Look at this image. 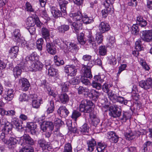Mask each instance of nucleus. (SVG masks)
I'll use <instances>...</instances> for the list:
<instances>
[{"mask_svg":"<svg viewBox=\"0 0 152 152\" xmlns=\"http://www.w3.org/2000/svg\"><path fill=\"white\" fill-rule=\"evenodd\" d=\"M12 125L10 123L4 126L3 129H2V131L4 132L8 135H11L12 133Z\"/></svg>","mask_w":152,"mask_h":152,"instance_id":"25","label":"nucleus"},{"mask_svg":"<svg viewBox=\"0 0 152 152\" xmlns=\"http://www.w3.org/2000/svg\"><path fill=\"white\" fill-rule=\"evenodd\" d=\"M8 137L10 138L8 140L7 139L5 144L9 148L12 149L15 146L18 140L15 137L10 136Z\"/></svg>","mask_w":152,"mask_h":152,"instance_id":"9","label":"nucleus"},{"mask_svg":"<svg viewBox=\"0 0 152 152\" xmlns=\"http://www.w3.org/2000/svg\"><path fill=\"white\" fill-rule=\"evenodd\" d=\"M110 86L107 84L105 83L102 86L103 91L107 93H108L110 91Z\"/></svg>","mask_w":152,"mask_h":152,"instance_id":"63","label":"nucleus"},{"mask_svg":"<svg viewBox=\"0 0 152 152\" xmlns=\"http://www.w3.org/2000/svg\"><path fill=\"white\" fill-rule=\"evenodd\" d=\"M88 88L80 86L77 89L78 93L79 94H83L84 96L87 95L88 93Z\"/></svg>","mask_w":152,"mask_h":152,"instance_id":"34","label":"nucleus"},{"mask_svg":"<svg viewBox=\"0 0 152 152\" xmlns=\"http://www.w3.org/2000/svg\"><path fill=\"white\" fill-rule=\"evenodd\" d=\"M50 107H49L46 110V112L48 114L52 113L54 110V102L51 100L50 102Z\"/></svg>","mask_w":152,"mask_h":152,"instance_id":"52","label":"nucleus"},{"mask_svg":"<svg viewBox=\"0 0 152 152\" xmlns=\"http://www.w3.org/2000/svg\"><path fill=\"white\" fill-rule=\"evenodd\" d=\"M46 47L47 50L49 53L54 55L56 53V49L52 43H47Z\"/></svg>","mask_w":152,"mask_h":152,"instance_id":"20","label":"nucleus"},{"mask_svg":"<svg viewBox=\"0 0 152 152\" xmlns=\"http://www.w3.org/2000/svg\"><path fill=\"white\" fill-rule=\"evenodd\" d=\"M66 45L68 50L74 53L77 52L79 49L77 45L73 43L68 42L67 44Z\"/></svg>","mask_w":152,"mask_h":152,"instance_id":"18","label":"nucleus"},{"mask_svg":"<svg viewBox=\"0 0 152 152\" xmlns=\"http://www.w3.org/2000/svg\"><path fill=\"white\" fill-rule=\"evenodd\" d=\"M38 57L36 53L33 52L31 53L29 57H26L25 58H23L22 62L23 63L25 62L27 60H30L31 61H34L35 60H37Z\"/></svg>","mask_w":152,"mask_h":152,"instance_id":"29","label":"nucleus"},{"mask_svg":"<svg viewBox=\"0 0 152 152\" xmlns=\"http://www.w3.org/2000/svg\"><path fill=\"white\" fill-rule=\"evenodd\" d=\"M82 25V21L74 22L72 23V28L76 33H78Z\"/></svg>","mask_w":152,"mask_h":152,"instance_id":"24","label":"nucleus"},{"mask_svg":"<svg viewBox=\"0 0 152 152\" xmlns=\"http://www.w3.org/2000/svg\"><path fill=\"white\" fill-rule=\"evenodd\" d=\"M57 113L61 117H65L69 113L68 110L65 106H61L57 111Z\"/></svg>","mask_w":152,"mask_h":152,"instance_id":"16","label":"nucleus"},{"mask_svg":"<svg viewBox=\"0 0 152 152\" xmlns=\"http://www.w3.org/2000/svg\"><path fill=\"white\" fill-rule=\"evenodd\" d=\"M53 136V140L58 142H60L61 145L63 144L64 143L65 140L64 137L62 134L59 133L58 131H55L54 132Z\"/></svg>","mask_w":152,"mask_h":152,"instance_id":"10","label":"nucleus"},{"mask_svg":"<svg viewBox=\"0 0 152 152\" xmlns=\"http://www.w3.org/2000/svg\"><path fill=\"white\" fill-rule=\"evenodd\" d=\"M21 65H23L24 66L28 68L30 67L31 69H32L33 71H34L36 64L35 61H31L30 60H27L25 61V62L24 63L21 62Z\"/></svg>","mask_w":152,"mask_h":152,"instance_id":"19","label":"nucleus"},{"mask_svg":"<svg viewBox=\"0 0 152 152\" xmlns=\"http://www.w3.org/2000/svg\"><path fill=\"white\" fill-rule=\"evenodd\" d=\"M107 94L108 98L111 101H113L115 100L117 98V96L116 94L112 91H110Z\"/></svg>","mask_w":152,"mask_h":152,"instance_id":"49","label":"nucleus"},{"mask_svg":"<svg viewBox=\"0 0 152 152\" xmlns=\"http://www.w3.org/2000/svg\"><path fill=\"white\" fill-rule=\"evenodd\" d=\"M152 145V142L150 141H147L143 145V150L145 152L148 150L149 146Z\"/></svg>","mask_w":152,"mask_h":152,"instance_id":"62","label":"nucleus"},{"mask_svg":"<svg viewBox=\"0 0 152 152\" xmlns=\"http://www.w3.org/2000/svg\"><path fill=\"white\" fill-rule=\"evenodd\" d=\"M15 112L14 110H10L6 111L4 109L0 108V114L4 116H13L15 114Z\"/></svg>","mask_w":152,"mask_h":152,"instance_id":"27","label":"nucleus"},{"mask_svg":"<svg viewBox=\"0 0 152 152\" xmlns=\"http://www.w3.org/2000/svg\"><path fill=\"white\" fill-rule=\"evenodd\" d=\"M20 138L21 140H22L26 144L32 145L34 144V140L28 134H24Z\"/></svg>","mask_w":152,"mask_h":152,"instance_id":"14","label":"nucleus"},{"mask_svg":"<svg viewBox=\"0 0 152 152\" xmlns=\"http://www.w3.org/2000/svg\"><path fill=\"white\" fill-rule=\"evenodd\" d=\"M139 30L137 24H133L131 28L132 33L135 35L138 34Z\"/></svg>","mask_w":152,"mask_h":152,"instance_id":"41","label":"nucleus"},{"mask_svg":"<svg viewBox=\"0 0 152 152\" xmlns=\"http://www.w3.org/2000/svg\"><path fill=\"white\" fill-rule=\"evenodd\" d=\"M84 23L88 24L92 22L93 21V20L90 18L87 15L84 16H82V20H81Z\"/></svg>","mask_w":152,"mask_h":152,"instance_id":"53","label":"nucleus"},{"mask_svg":"<svg viewBox=\"0 0 152 152\" xmlns=\"http://www.w3.org/2000/svg\"><path fill=\"white\" fill-rule=\"evenodd\" d=\"M41 127L43 132H45L48 129L49 131H52L53 129L54 125L51 122L44 121L41 124Z\"/></svg>","mask_w":152,"mask_h":152,"instance_id":"8","label":"nucleus"},{"mask_svg":"<svg viewBox=\"0 0 152 152\" xmlns=\"http://www.w3.org/2000/svg\"><path fill=\"white\" fill-rule=\"evenodd\" d=\"M27 29L31 35H34L36 34V28L34 26H27Z\"/></svg>","mask_w":152,"mask_h":152,"instance_id":"60","label":"nucleus"},{"mask_svg":"<svg viewBox=\"0 0 152 152\" xmlns=\"http://www.w3.org/2000/svg\"><path fill=\"white\" fill-rule=\"evenodd\" d=\"M12 71L13 75L16 78L18 77L20 75L22 72L21 69L18 66L15 67Z\"/></svg>","mask_w":152,"mask_h":152,"instance_id":"35","label":"nucleus"},{"mask_svg":"<svg viewBox=\"0 0 152 152\" xmlns=\"http://www.w3.org/2000/svg\"><path fill=\"white\" fill-rule=\"evenodd\" d=\"M37 95L34 94L31 96V97L33 98L32 100V105L33 107L37 108H39L40 105V99H39L37 97Z\"/></svg>","mask_w":152,"mask_h":152,"instance_id":"23","label":"nucleus"},{"mask_svg":"<svg viewBox=\"0 0 152 152\" xmlns=\"http://www.w3.org/2000/svg\"><path fill=\"white\" fill-rule=\"evenodd\" d=\"M69 28V26L68 25L63 24L58 26L57 29L59 33L63 34L68 31Z\"/></svg>","mask_w":152,"mask_h":152,"instance_id":"32","label":"nucleus"},{"mask_svg":"<svg viewBox=\"0 0 152 152\" xmlns=\"http://www.w3.org/2000/svg\"><path fill=\"white\" fill-rule=\"evenodd\" d=\"M99 28L100 32L104 33L110 29V26L107 23L102 22L99 25Z\"/></svg>","mask_w":152,"mask_h":152,"instance_id":"17","label":"nucleus"},{"mask_svg":"<svg viewBox=\"0 0 152 152\" xmlns=\"http://www.w3.org/2000/svg\"><path fill=\"white\" fill-rule=\"evenodd\" d=\"M95 39L96 42L97 41V44H99L101 43L103 41V36L101 33H98L96 35Z\"/></svg>","mask_w":152,"mask_h":152,"instance_id":"43","label":"nucleus"},{"mask_svg":"<svg viewBox=\"0 0 152 152\" xmlns=\"http://www.w3.org/2000/svg\"><path fill=\"white\" fill-rule=\"evenodd\" d=\"M41 32L42 37L45 39H46L49 37L50 31L47 28L43 27L41 29Z\"/></svg>","mask_w":152,"mask_h":152,"instance_id":"38","label":"nucleus"},{"mask_svg":"<svg viewBox=\"0 0 152 152\" xmlns=\"http://www.w3.org/2000/svg\"><path fill=\"white\" fill-rule=\"evenodd\" d=\"M107 39L108 40V42L107 43L108 46L110 47L113 46L115 42V37L113 36L110 35L108 36Z\"/></svg>","mask_w":152,"mask_h":152,"instance_id":"46","label":"nucleus"},{"mask_svg":"<svg viewBox=\"0 0 152 152\" xmlns=\"http://www.w3.org/2000/svg\"><path fill=\"white\" fill-rule=\"evenodd\" d=\"M91 86L94 88H95L98 90H99L102 88V85L100 83L95 81H92Z\"/></svg>","mask_w":152,"mask_h":152,"instance_id":"55","label":"nucleus"},{"mask_svg":"<svg viewBox=\"0 0 152 152\" xmlns=\"http://www.w3.org/2000/svg\"><path fill=\"white\" fill-rule=\"evenodd\" d=\"M104 77V75H96L94 77V80H93L92 81H95L96 82H99L101 83H102L104 81L103 78Z\"/></svg>","mask_w":152,"mask_h":152,"instance_id":"51","label":"nucleus"},{"mask_svg":"<svg viewBox=\"0 0 152 152\" xmlns=\"http://www.w3.org/2000/svg\"><path fill=\"white\" fill-rule=\"evenodd\" d=\"M18 47L16 46L12 48L9 51L10 55L13 58H16L17 56L19 49Z\"/></svg>","mask_w":152,"mask_h":152,"instance_id":"30","label":"nucleus"},{"mask_svg":"<svg viewBox=\"0 0 152 152\" xmlns=\"http://www.w3.org/2000/svg\"><path fill=\"white\" fill-rule=\"evenodd\" d=\"M28 96L25 93L21 94L20 95L19 100L20 102L25 101L28 100Z\"/></svg>","mask_w":152,"mask_h":152,"instance_id":"64","label":"nucleus"},{"mask_svg":"<svg viewBox=\"0 0 152 152\" xmlns=\"http://www.w3.org/2000/svg\"><path fill=\"white\" fill-rule=\"evenodd\" d=\"M63 152H72V147L70 143H67L65 145Z\"/></svg>","mask_w":152,"mask_h":152,"instance_id":"59","label":"nucleus"},{"mask_svg":"<svg viewBox=\"0 0 152 152\" xmlns=\"http://www.w3.org/2000/svg\"><path fill=\"white\" fill-rule=\"evenodd\" d=\"M88 150L90 152L92 151L96 145V142L94 139H92L87 142Z\"/></svg>","mask_w":152,"mask_h":152,"instance_id":"28","label":"nucleus"},{"mask_svg":"<svg viewBox=\"0 0 152 152\" xmlns=\"http://www.w3.org/2000/svg\"><path fill=\"white\" fill-rule=\"evenodd\" d=\"M70 17L72 18L73 20L75 22L82 21V14L80 11H78L75 13H71L69 14Z\"/></svg>","mask_w":152,"mask_h":152,"instance_id":"11","label":"nucleus"},{"mask_svg":"<svg viewBox=\"0 0 152 152\" xmlns=\"http://www.w3.org/2000/svg\"><path fill=\"white\" fill-rule=\"evenodd\" d=\"M113 8H111L110 7H105V8L102 11V15L103 17L106 18L109 13L113 12Z\"/></svg>","mask_w":152,"mask_h":152,"instance_id":"26","label":"nucleus"},{"mask_svg":"<svg viewBox=\"0 0 152 152\" xmlns=\"http://www.w3.org/2000/svg\"><path fill=\"white\" fill-rule=\"evenodd\" d=\"M141 39L144 42H152V30H143L140 32Z\"/></svg>","mask_w":152,"mask_h":152,"instance_id":"2","label":"nucleus"},{"mask_svg":"<svg viewBox=\"0 0 152 152\" xmlns=\"http://www.w3.org/2000/svg\"><path fill=\"white\" fill-rule=\"evenodd\" d=\"M94 104L89 100L83 99L82 100L79 106L80 110L81 112L90 113L93 110Z\"/></svg>","mask_w":152,"mask_h":152,"instance_id":"1","label":"nucleus"},{"mask_svg":"<svg viewBox=\"0 0 152 152\" xmlns=\"http://www.w3.org/2000/svg\"><path fill=\"white\" fill-rule=\"evenodd\" d=\"M44 43L43 39L42 38L39 39L36 42V45L37 48L39 50L42 49V46Z\"/></svg>","mask_w":152,"mask_h":152,"instance_id":"47","label":"nucleus"},{"mask_svg":"<svg viewBox=\"0 0 152 152\" xmlns=\"http://www.w3.org/2000/svg\"><path fill=\"white\" fill-rule=\"evenodd\" d=\"M65 72L68 73V76H74L76 74L77 70L75 65L73 64L67 65L65 67L64 69Z\"/></svg>","mask_w":152,"mask_h":152,"instance_id":"7","label":"nucleus"},{"mask_svg":"<svg viewBox=\"0 0 152 152\" xmlns=\"http://www.w3.org/2000/svg\"><path fill=\"white\" fill-rule=\"evenodd\" d=\"M50 11L52 14L54 18H57L59 17H62L61 12L56 7H52L51 8Z\"/></svg>","mask_w":152,"mask_h":152,"instance_id":"21","label":"nucleus"},{"mask_svg":"<svg viewBox=\"0 0 152 152\" xmlns=\"http://www.w3.org/2000/svg\"><path fill=\"white\" fill-rule=\"evenodd\" d=\"M107 138L113 143H116L118 140L119 137L113 132H110L107 133Z\"/></svg>","mask_w":152,"mask_h":152,"instance_id":"15","label":"nucleus"},{"mask_svg":"<svg viewBox=\"0 0 152 152\" xmlns=\"http://www.w3.org/2000/svg\"><path fill=\"white\" fill-rule=\"evenodd\" d=\"M99 50V53L100 55L102 56H104L106 55L107 49L105 46H100Z\"/></svg>","mask_w":152,"mask_h":152,"instance_id":"42","label":"nucleus"},{"mask_svg":"<svg viewBox=\"0 0 152 152\" xmlns=\"http://www.w3.org/2000/svg\"><path fill=\"white\" fill-rule=\"evenodd\" d=\"M141 39H139L135 43V48L137 51L143 50V47L142 44Z\"/></svg>","mask_w":152,"mask_h":152,"instance_id":"40","label":"nucleus"},{"mask_svg":"<svg viewBox=\"0 0 152 152\" xmlns=\"http://www.w3.org/2000/svg\"><path fill=\"white\" fill-rule=\"evenodd\" d=\"M107 145L104 143H98V145L96 146L97 152H108L105 149Z\"/></svg>","mask_w":152,"mask_h":152,"instance_id":"33","label":"nucleus"},{"mask_svg":"<svg viewBox=\"0 0 152 152\" xmlns=\"http://www.w3.org/2000/svg\"><path fill=\"white\" fill-rule=\"evenodd\" d=\"M58 70L50 66L48 69V74L52 77L57 76L58 75Z\"/></svg>","mask_w":152,"mask_h":152,"instance_id":"36","label":"nucleus"},{"mask_svg":"<svg viewBox=\"0 0 152 152\" xmlns=\"http://www.w3.org/2000/svg\"><path fill=\"white\" fill-rule=\"evenodd\" d=\"M89 128L87 124H85L80 128V130L81 132H87L88 131Z\"/></svg>","mask_w":152,"mask_h":152,"instance_id":"61","label":"nucleus"},{"mask_svg":"<svg viewBox=\"0 0 152 152\" xmlns=\"http://www.w3.org/2000/svg\"><path fill=\"white\" fill-rule=\"evenodd\" d=\"M14 96V91L13 89H9L7 91L6 95L5 96L4 99L7 101H10L13 99Z\"/></svg>","mask_w":152,"mask_h":152,"instance_id":"31","label":"nucleus"},{"mask_svg":"<svg viewBox=\"0 0 152 152\" xmlns=\"http://www.w3.org/2000/svg\"><path fill=\"white\" fill-rule=\"evenodd\" d=\"M37 145L43 151L46 150H50L52 148V145L49 142H47L44 138H41L38 140Z\"/></svg>","mask_w":152,"mask_h":152,"instance_id":"3","label":"nucleus"},{"mask_svg":"<svg viewBox=\"0 0 152 152\" xmlns=\"http://www.w3.org/2000/svg\"><path fill=\"white\" fill-rule=\"evenodd\" d=\"M59 102L63 104H67L69 100L68 95L66 93L61 94L59 95Z\"/></svg>","mask_w":152,"mask_h":152,"instance_id":"22","label":"nucleus"},{"mask_svg":"<svg viewBox=\"0 0 152 152\" xmlns=\"http://www.w3.org/2000/svg\"><path fill=\"white\" fill-rule=\"evenodd\" d=\"M81 113L80 112L76 110H74L72 113L71 118L75 121H76L77 118L80 116Z\"/></svg>","mask_w":152,"mask_h":152,"instance_id":"50","label":"nucleus"},{"mask_svg":"<svg viewBox=\"0 0 152 152\" xmlns=\"http://www.w3.org/2000/svg\"><path fill=\"white\" fill-rule=\"evenodd\" d=\"M35 20L36 17L34 18L31 17H28L27 18L26 22L27 26H34L35 25Z\"/></svg>","mask_w":152,"mask_h":152,"instance_id":"37","label":"nucleus"},{"mask_svg":"<svg viewBox=\"0 0 152 152\" xmlns=\"http://www.w3.org/2000/svg\"><path fill=\"white\" fill-rule=\"evenodd\" d=\"M54 124L57 129L56 131H58L60 127L64 124V122L60 119L56 118L54 121Z\"/></svg>","mask_w":152,"mask_h":152,"instance_id":"44","label":"nucleus"},{"mask_svg":"<svg viewBox=\"0 0 152 152\" xmlns=\"http://www.w3.org/2000/svg\"><path fill=\"white\" fill-rule=\"evenodd\" d=\"M126 140H131L135 138V136L132 132L129 133L126 132L124 134Z\"/></svg>","mask_w":152,"mask_h":152,"instance_id":"45","label":"nucleus"},{"mask_svg":"<svg viewBox=\"0 0 152 152\" xmlns=\"http://www.w3.org/2000/svg\"><path fill=\"white\" fill-rule=\"evenodd\" d=\"M139 86L142 88L147 90L152 88V79L149 78L145 80H142L139 83Z\"/></svg>","mask_w":152,"mask_h":152,"instance_id":"5","label":"nucleus"},{"mask_svg":"<svg viewBox=\"0 0 152 152\" xmlns=\"http://www.w3.org/2000/svg\"><path fill=\"white\" fill-rule=\"evenodd\" d=\"M86 42L88 45L93 48L97 45L96 42V39L91 34H89L88 36Z\"/></svg>","mask_w":152,"mask_h":152,"instance_id":"13","label":"nucleus"},{"mask_svg":"<svg viewBox=\"0 0 152 152\" xmlns=\"http://www.w3.org/2000/svg\"><path fill=\"white\" fill-rule=\"evenodd\" d=\"M34 149L31 147L25 146L19 152H33Z\"/></svg>","mask_w":152,"mask_h":152,"instance_id":"58","label":"nucleus"},{"mask_svg":"<svg viewBox=\"0 0 152 152\" xmlns=\"http://www.w3.org/2000/svg\"><path fill=\"white\" fill-rule=\"evenodd\" d=\"M110 112L109 114L110 116L113 118L118 117L121 114V109L116 105L111 106L110 107Z\"/></svg>","mask_w":152,"mask_h":152,"instance_id":"4","label":"nucleus"},{"mask_svg":"<svg viewBox=\"0 0 152 152\" xmlns=\"http://www.w3.org/2000/svg\"><path fill=\"white\" fill-rule=\"evenodd\" d=\"M87 78L84 76H82L80 78V81L85 85L88 86L91 84V83L89 80L87 79Z\"/></svg>","mask_w":152,"mask_h":152,"instance_id":"56","label":"nucleus"},{"mask_svg":"<svg viewBox=\"0 0 152 152\" xmlns=\"http://www.w3.org/2000/svg\"><path fill=\"white\" fill-rule=\"evenodd\" d=\"M13 122L17 129H21L22 128V126L21 124L20 123L19 120L18 118H14L13 119Z\"/></svg>","mask_w":152,"mask_h":152,"instance_id":"54","label":"nucleus"},{"mask_svg":"<svg viewBox=\"0 0 152 152\" xmlns=\"http://www.w3.org/2000/svg\"><path fill=\"white\" fill-rule=\"evenodd\" d=\"M130 117V115L128 112L123 111L121 120L123 122H125L127 120L129 119Z\"/></svg>","mask_w":152,"mask_h":152,"instance_id":"48","label":"nucleus"},{"mask_svg":"<svg viewBox=\"0 0 152 152\" xmlns=\"http://www.w3.org/2000/svg\"><path fill=\"white\" fill-rule=\"evenodd\" d=\"M19 83L21 90L24 91H27L30 86V84L28 80L25 78L22 77L20 79Z\"/></svg>","mask_w":152,"mask_h":152,"instance_id":"6","label":"nucleus"},{"mask_svg":"<svg viewBox=\"0 0 152 152\" xmlns=\"http://www.w3.org/2000/svg\"><path fill=\"white\" fill-rule=\"evenodd\" d=\"M117 102H119L121 104H124L126 105L128 102V101L126 100H125L124 98L122 96H118L116 99Z\"/></svg>","mask_w":152,"mask_h":152,"instance_id":"57","label":"nucleus"},{"mask_svg":"<svg viewBox=\"0 0 152 152\" xmlns=\"http://www.w3.org/2000/svg\"><path fill=\"white\" fill-rule=\"evenodd\" d=\"M28 128L30 130L31 134H35L36 131L35 129L37 128V126L34 123H31L27 126Z\"/></svg>","mask_w":152,"mask_h":152,"instance_id":"39","label":"nucleus"},{"mask_svg":"<svg viewBox=\"0 0 152 152\" xmlns=\"http://www.w3.org/2000/svg\"><path fill=\"white\" fill-rule=\"evenodd\" d=\"M82 70L84 76L89 78H91L92 77L91 69L87 67L86 65H82Z\"/></svg>","mask_w":152,"mask_h":152,"instance_id":"12","label":"nucleus"}]
</instances>
